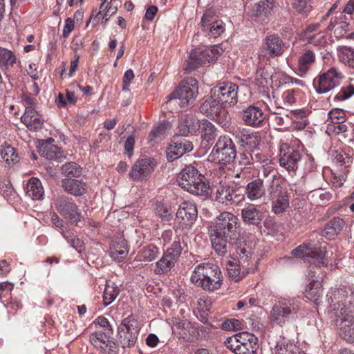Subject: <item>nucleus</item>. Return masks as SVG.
I'll list each match as a JSON object with an SVG mask.
<instances>
[{
	"mask_svg": "<svg viewBox=\"0 0 354 354\" xmlns=\"http://www.w3.org/2000/svg\"><path fill=\"white\" fill-rule=\"evenodd\" d=\"M258 341H251L240 345L239 344L233 345L232 348H229L235 354H254L258 346Z\"/></svg>",
	"mask_w": 354,
	"mask_h": 354,
	"instance_id": "49",
	"label": "nucleus"
},
{
	"mask_svg": "<svg viewBox=\"0 0 354 354\" xmlns=\"http://www.w3.org/2000/svg\"><path fill=\"white\" fill-rule=\"evenodd\" d=\"M62 185L67 193L75 196H82L86 190V184L75 178L62 179Z\"/></svg>",
	"mask_w": 354,
	"mask_h": 354,
	"instance_id": "31",
	"label": "nucleus"
},
{
	"mask_svg": "<svg viewBox=\"0 0 354 354\" xmlns=\"http://www.w3.org/2000/svg\"><path fill=\"white\" fill-rule=\"evenodd\" d=\"M264 183L268 186V192L270 198L274 199L276 197L283 195L282 187L280 185L279 178L272 171H267L266 169L263 171Z\"/></svg>",
	"mask_w": 354,
	"mask_h": 354,
	"instance_id": "28",
	"label": "nucleus"
},
{
	"mask_svg": "<svg viewBox=\"0 0 354 354\" xmlns=\"http://www.w3.org/2000/svg\"><path fill=\"white\" fill-rule=\"evenodd\" d=\"M272 354H304L301 352L299 348L293 344L282 341L277 342Z\"/></svg>",
	"mask_w": 354,
	"mask_h": 354,
	"instance_id": "45",
	"label": "nucleus"
},
{
	"mask_svg": "<svg viewBox=\"0 0 354 354\" xmlns=\"http://www.w3.org/2000/svg\"><path fill=\"white\" fill-rule=\"evenodd\" d=\"M301 152L294 148L281 149L279 153V165L292 175L296 174L302 160Z\"/></svg>",
	"mask_w": 354,
	"mask_h": 354,
	"instance_id": "15",
	"label": "nucleus"
},
{
	"mask_svg": "<svg viewBox=\"0 0 354 354\" xmlns=\"http://www.w3.org/2000/svg\"><path fill=\"white\" fill-rule=\"evenodd\" d=\"M346 130L347 126L344 124L343 120L327 124L326 131L328 132H333L335 134H339L345 132Z\"/></svg>",
	"mask_w": 354,
	"mask_h": 354,
	"instance_id": "58",
	"label": "nucleus"
},
{
	"mask_svg": "<svg viewBox=\"0 0 354 354\" xmlns=\"http://www.w3.org/2000/svg\"><path fill=\"white\" fill-rule=\"evenodd\" d=\"M54 205L57 211L66 219L78 225V223L81 221L82 215L77 205L72 198L66 196H59L55 199Z\"/></svg>",
	"mask_w": 354,
	"mask_h": 354,
	"instance_id": "11",
	"label": "nucleus"
},
{
	"mask_svg": "<svg viewBox=\"0 0 354 354\" xmlns=\"http://www.w3.org/2000/svg\"><path fill=\"white\" fill-rule=\"evenodd\" d=\"M285 48L283 40L275 35L267 36L262 44V50H266L270 57L281 56L283 53Z\"/></svg>",
	"mask_w": 354,
	"mask_h": 354,
	"instance_id": "24",
	"label": "nucleus"
},
{
	"mask_svg": "<svg viewBox=\"0 0 354 354\" xmlns=\"http://www.w3.org/2000/svg\"><path fill=\"white\" fill-rule=\"evenodd\" d=\"M201 124L202 138L207 141L214 140L217 135L216 127L206 119L201 120Z\"/></svg>",
	"mask_w": 354,
	"mask_h": 354,
	"instance_id": "50",
	"label": "nucleus"
},
{
	"mask_svg": "<svg viewBox=\"0 0 354 354\" xmlns=\"http://www.w3.org/2000/svg\"><path fill=\"white\" fill-rule=\"evenodd\" d=\"M274 6V0H261L255 3L252 8V15L256 17L262 15H268L271 12Z\"/></svg>",
	"mask_w": 354,
	"mask_h": 354,
	"instance_id": "41",
	"label": "nucleus"
},
{
	"mask_svg": "<svg viewBox=\"0 0 354 354\" xmlns=\"http://www.w3.org/2000/svg\"><path fill=\"white\" fill-rule=\"evenodd\" d=\"M129 248L127 241L121 239L119 241H114L109 250L110 257L118 262L122 261L127 256Z\"/></svg>",
	"mask_w": 354,
	"mask_h": 354,
	"instance_id": "33",
	"label": "nucleus"
},
{
	"mask_svg": "<svg viewBox=\"0 0 354 354\" xmlns=\"http://www.w3.org/2000/svg\"><path fill=\"white\" fill-rule=\"evenodd\" d=\"M233 135L239 147L247 151H252L259 144V138L256 133H248L239 129L235 131Z\"/></svg>",
	"mask_w": 354,
	"mask_h": 354,
	"instance_id": "22",
	"label": "nucleus"
},
{
	"mask_svg": "<svg viewBox=\"0 0 354 354\" xmlns=\"http://www.w3.org/2000/svg\"><path fill=\"white\" fill-rule=\"evenodd\" d=\"M118 330L127 333L138 335V322L133 315H129L122 321V323L118 327Z\"/></svg>",
	"mask_w": 354,
	"mask_h": 354,
	"instance_id": "44",
	"label": "nucleus"
},
{
	"mask_svg": "<svg viewBox=\"0 0 354 354\" xmlns=\"http://www.w3.org/2000/svg\"><path fill=\"white\" fill-rule=\"evenodd\" d=\"M198 217V209L195 203L183 201L178 207L176 218L180 224L187 228L191 227Z\"/></svg>",
	"mask_w": 354,
	"mask_h": 354,
	"instance_id": "18",
	"label": "nucleus"
},
{
	"mask_svg": "<svg viewBox=\"0 0 354 354\" xmlns=\"http://www.w3.org/2000/svg\"><path fill=\"white\" fill-rule=\"evenodd\" d=\"M327 296L329 297L328 302L331 315L348 311L350 303H354L353 292L346 286L335 288L332 290L330 295Z\"/></svg>",
	"mask_w": 354,
	"mask_h": 354,
	"instance_id": "6",
	"label": "nucleus"
},
{
	"mask_svg": "<svg viewBox=\"0 0 354 354\" xmlns=\"http://www.w3.org/2000/svg\"><path fill=\"white\" fill-rule=\"evenodd\" d=\"M198 93L197 81L192 77H188L183 80L176 91L170 95V100H178V104L185 106L193 103Z\"/></svg>",
	"mask_w": 354,
	"mask_h": 354,
	"instance_id": "7",
	"label": "nucleus"
},
{
	"mask_svg": "<svg viewBox=\"0 0 354 354\" xmlns=\"http://www.w3.org/2000/svg\"><path fill=\"white\" fill-rule=\"evenodd\" d=\"M299 306L294 300H281L275 304L270 313V321L273 325L295 329Z\"/></svg>",
	"mask_w": 354,
	"mask_h": 354,
	"instance_id": "4",
	"label": "nucleus"
},
{
	"mask_svg": "<svg viewBox=\"0 0 354 354\" xmlns=\"http://www.w3.org/2000/svg\"><path fill=\"white\" fill-rule=\"evenodd\" d=\"M62 236L67 240L71 245L76 250L81 248L83 245V241L73 234L68 235L66 232H62Z\"/></svg>",
	"mask_w": 354,
	"mask_h": 354,
	"instance_id": "63",
	"label": "nucleus"
},
{
	"mask_svg": "<svg viewBox=\"0 0 354 354\" xmlns=\"http://www.w3.org/2000/svg\"><path fill=\"white\" fill-rule=\"evenodd\" d=\"M226 269L228 277L236 282L241 280L248 274L254 270V268H248V265H244L236 259L230 260L226 265Z\"/></svg>",
	"mask_w": 354,
	"mask_h": 354,
	"instance_id": "23",
	"label": "nucleus"
},
{
	"mask_svg": "<svg viewBox=\"0 0 354 354\" xmlns=\"http://www.w3.org/2000/svg\"><path fill=\"white\" fill-rule=\"evenodd\" d=\"M238 86L232 82H223L211 89V94L223 108L233 106L238 102Z\"/></svg>",
	"mask_w": 354,
	"mask_h": 354,
	"instance_id": "8",
	"label": "nucleus"
},
{
	"mask_svg": "<svg viewBox=\"0 0 354 354\" xmlns=\"http://www.w3.org/2000/svg\"><path fill=\"white\" fill-rule=\"evenodd\" d=\"M339 61L344 65L354 68V48L342 46L337 48Z\"/></svg>",
	"mask_w": 354,
	"mask_h": 354,
	"instance_id": "39",
	"label": "nucleus"
},
{
	"mask_svg": "<svg viewBox=\"0 0 354 354\" xmlns=\"http://www.w3.org/2000/svg\"><path fill=\"white\" fill-rule=\"evenodd\" d=\"M334 160L336 163L339 164L340 166H343L344 167H349L352 163L353 158L349 156L347 153L341 152L337 153L334 158Z\"/></svg>",
	"mask_w": 354,
	"mask_h": 354,
	"instance_id": "60",
	"label": "nucleus"
},
{
	"mask_svg": "<svg viewBox=\"0 0 354 354\" xmlns=\"http://www.w3.org/2000/svg\"><path fill=\"white\" fill-rule=\"evenodd\" d=\"M349 305L348 311L331 315L336 318L339 336L347 342L354 341V303Z\"/></svg>",
	"mask_w": 354,
	"mask_h": 354,
	"instance_id": "10",
	"label": "nucleus"
},
{
	"mask_svg": "<svg viewBox=\"0 0 354 354\" xmlns=\"http://www.w3.org/2000/svg\"><path fill=\"white\" fill-rule=\"evenodd\" d=\"M326 251L319 249L313 252L312 257L313 262L308 267L307 277L310 281H322L326 275V272L323 270L324 268H326L328 260L326 257Z\"/></svg>",
	"mask_w": 354,
	"mask_h": 354,
	"instance_id": "12",
	"label": "nucleus"
},
{
	"mask_svg": "<svg viewBox=\"0 0 354 354\" xmlns=\"http://www.w3.org/2000/svg\"><path fill=\"white\" fill-rule=\"evenodd\" d=\"M21 121L30 131H37L41 129L44 124V119L41 118V115L35 110L32 111L30 109L25 111L21 117Z\"/></svg>",
	"mask_w": 354,
	"mask_h": 354,
	"instance_id": "30",
	"label": "nucleus"
},
{
	"mask_svg": "<svg viewBox=\"0 0 354 354\" xmlns=\"http://www.w3.org/2000/svg\"><path fill=\"white\" fill-rule=\"evenodd\" d=\"M95 323L103 328V330H102V333H106V334L109 335L113 334V329L111 325L109 324L108 319L104 317H98L95 321Z\"/></svg>",
	"mask_w": 354,
	"mask_h": 354,
	"instance_id": "62",
	"label": "nucleus"
},
{
	"mask_svg": "<svg viewBox=\"0 0 354 354\" xmlns=\"http://www.w3.org/2000/svg\"><path fill=\"white\" fill-rule=\"evenodd\" d=\"M241 217L245 225L261 228L264 215L256 205L249 204L241 209Z\"/></svg>",
	"mask_w": 354,
	"mask_h": 354,
	"instance_id": "21",
	"label": "nucleus"
},
{
	"mask_svg": "<svg viewBox=\"0 0 354 354\" xmlns=\"http://www.w3.org/2000/svg\"><path fill=\"white\" fill-rule=\"evenodd\" d=\"M194 146L187 139L176 136L169 145L167 151V158L169 161L175 160L186 153L193 150Z\"/></svg>",
	"mask_w": 354,
	"mask_h": 354,
	"instance_id": "16",
	"label": "nucleus"
},
{
	"mask_svg": "<svg viewBox=\"0 0 354 354\" xmlns=\"http://www.w3.org/2000/svg\"><path fill=\"white\" fill-rule=\"evenodd\" d=\"M238 189L229 184H221L216 192V200L225 205L239 203L244 199V195L238 193Z\"/></svg>",
	"mask_w": 354,
	"mask_h": 354,
	"instance_id": "17",
	"label": "nucleus"
},
{
	"mask_svg": "<svg viewBox=\"0 0 354 354\" xmlns=\"http://www.w3.org/2000/svg\"><path fill=\"white\" fill-rule=\"evenodd\" d=\"M316 246V244H315V247ZM314 250H311L308 245H301L296 248L293 249L292 250V254L299 257V258H304L306 256L309 255L310 254H313L317 250L315 248H314Z\"/></svg>",
	"mask_w": 354,
	"mask_h": 354,
	"instance_id": "59",
	"label": "nucleus"
},
{
	"mask_svg": "<svg viewBox=\"0 0 354 354\" xmlns=\"http://www.w3.org/2000/svg\"><path fill=\"white\" fill-rule=\"evenodd\" d=\"M236 254L239 255V261H241L244 265L252 259L254 254L253 249L246 243H240L236 248Z\"/></svg>",
	"mask_w": 354,
	"mask_h": 354,
	"instance_id": "47",
	"label": "nucleus"
},
{
	"mask_svg": "<svg viewBox=\"0 0 354 354\" xmlns=\"http://www.w3.org/2000/svg\"><path fill=\"white\" fill-rule=\"evenodd\" d=\"M17 62V57L14 53L6 48L0 47V67L8 70Z\"/></svg>",
	"mask_w": 354,
	"mask_h": 354,
	"instance_id": "40",
	"label": "nucleus"
},
{
	"mask_svg": "<svg viewBox=\"0 0 354 354\" xmlns=\"http://www.w3.org/2000/svg\"><path fill=\"white\" fill-rule=\"evenodd\" d=\"M272 200V209L277 214H282L289 206V198L286 194H283Z\"/></svg>",
	"mask_w": 354,
	"mask_h": 354,
	"instance_id": "51",
	"label": "nucleus"
},
{
	"mask_svg": "<svg viewBox=\"0 0 354 354\" xmlns=\"http://www.w3.org/2000/svg\"><path fill=\"white\" fill-rule=\"evenodd\" d=\"M178 185L188 192L207 197L209 194V185L205 182V178L192 165H186L177 177Z\"/></svg>",
	"mask_w": 354,
	"mask_h": 354,
	"instance_id": "2",
	"label": "nucleus"
},
{
	"mask_svg": "<svg viewBox=\"0 0 354 354\" xmlns=\"http://www.w3.org/2000/svg\"><path fill=\"white\" fill-rule=\"evenodd\" d=\"M353 94L354 86L350 84L341 88L340 91L337 94L336 98L339 100H344L351 97Z\"/></svg>",
	"mask_w": 354,
	"mask_h": 354,
	"instance_id": "61",
	"label": "nucleus"
},
{
	"mask_svg": "<svg viewBox=\"0 0 354 354\" xmlns=\"http://www.w3.org/2000/svg\"><path fill=\"white\" fill-rule=\"evenodd\" d=\"M170 128L171 124L168 121H162L149 132L148 136L149 142H152L161 140Z\"/></svg>",
	"mask_w": 354,
	"mask_h": 354,
	"instance_id": "37",
	"label": "nucleus"
},
{
	"mask_svg": "<svg viewBox=\"0 0 354 354\" xmlns=\"http://www.w3.org/2000/svg\"><path fill=\"white\" fill-rule=\"evenodd\" d=\"M183 251L180 241H174L167 249L159 261L156 263L154 272L156 274L169 272L175 266Z\"/></svg>",
	"mask_w": 354,
	"mask_h": 354,
	"instance_id": "9",
	"label": "nucleus"
},
{
	"mask_svg": "<svg viewBox=\"0 0 354 354\" xmlns=\"http://www.w3.org/2000/svg\"><path fill=\"white\" fill-rule=\"evenodd\" d=\"M213 59L214 57L209 55V51L207 50H193L190 53L189 59L186 61L184 71L186 73H189L195 70L199 65L209 62Z\"/></svg>",
	"mask_w": 354,
	"mask_h": 354,
	"instance_id": "20",
	"label": "nucleus"
},
{
	"mask_svg": "<svg viewBox=\"0 0 354 354\" xmlns=\"http://www.w3.org/2000/svg\"><path fill=\"white\" fill-rule=\"evenodd\" d=\"M293 9L302 17H307L313 10V0H292Z\"/></svg>",
	"mask_w": 354,
	"mask_h": 354,
	"instance_id": "46",
	"label": "nucleus"
},
{
	"mask_svg": "<svg viewBox=\"0 0 354 354\" xmlns=\"http://www.w3.org/2000/svg\"><path fill=\"white\" fill-rule=\"evenodd\" d=\"M191 281L203 290L212 292L221 287L222 273L216 265L209 263H203L195 268Z\"/></svg>",
	"mask_w": 354,
	"mask_h": 354,
	"instance_id": "3",
	"label": "nucleus"
},
{
	"mask_svg": "<svg viewBox=\"0 0 354 354\" xmlns=\"http://www.w3.org/2000/svg\"><path fill=\"white\" fill-rule=\"evenodd\" d=\"M342 77V73L337 68L332 67L319 75L317 80H314V86L318 93H326L337 86Z\"/></svg>",
	"mask_w": 354,
	"mask_h": 354,
	"instance_id": "13",
	"label": "nucleus"
},
{
	"mask_svg": "<svg viewBox=\"0 0 354 354\" xmlns=\"http://www.w3.org/2000/svg\"><path fill=\"white\" fill-rule=\"evenodd\" d=\"M155 167L154 160L144 158L137 160L129 172V178L133 180H142L151 175Z\"/></svg>",
	"mask_w": 354,
	"mask_h": 354,
	"instance_id": "19",
	"label": "nucleus"
},
{
	"mask_svg": "<svg viewBox=\"0 0 354 354\" xmlns=\"http://www.w3.org/2000/svg\"><path fill=\"white\" fill-rule=\"evenodd\" d=\"M158 248L151 244L142 250L140 256L143 261H151L158 257Z\"/></svg>",
	"mask_w": 354,
	"mask_h": 354,
	"instance_id": "55",
	"label": "nucleus"
},
{
	"mask_svg": "<svg viewBox=\"0 0 354 354\" xmlns=\"http://www.w3.org/2000/svg\"><path fill=\"white\" fill-rule=\"evenodd\" d=\"M266 115L258 106H249L241 113V119L248 126H259L265 120Z\"/></svg>",
	"mask_w": 354,
	"mask_h": 354,
	"instance_id": "26",
	"label": "nucleus"
},
{
	"mask_svg": "<svg viewBox=\"0 0 354 354\" xmlns=\"http://www.w3.org/2000/svg\"><path fill=\"white\" fill-rule=\"evenodd\" d=\"M211 117L218 124L223 128H227L230 125V116L224 108H222L217 113Z\"/></svg>",
	"mask_w": 354,
	"mask_h": 354,
	"instance_id": "56",
	"label": "nucleus"
},
{
	"mask_svg": "<svg viewBox=\"0 0 354 354\" xmlns=\"http://www.w3.org/2000/svg\"><path fill=\"white\" fill-rule=\"evenodd\" d=\"M26 194L33 200H41L44 196L41 182L37 178H30L26 184Z\"/></svg>",
	"mask_w": 354,
	"mask_h": 354,
	"instance_id": "32",
	"label": "nucleus"
},
{
	"mask_svg": "<svg viewBox=\"0 0 354 354\" xmlns=\"http://www.w3.org/2000/svg\"><path fill=\"white\" fill-rule=\"evenodd\" d=\"M201 123V120H199L193 115H183L181 116L178 124L179 133L183 136L194 134L200 129Z\"/></svg>",
	"mask_w": 354,
	"mask_h": 354,
	"instance_id": "25",
	"label": "nucleus"
},
{
	"mask_svg": "<svg viewBox=\"0 0 354 354\" xmlns=\"http://www.w3.org/2000/svg\"><path fill=\"white\" fill-rule=\"evenodd\" d=\"M265 180L258 178L248 183L245 187V195L250 201H255L263 198L266 194Z\"/></svg>",
	"mask_w": 354,
	"mask_h": 354,
	"instance_id": "27",
	"label": "nucleus"
},
{
	"mask_svg": "<svg viewBox=\"0 0 354 354\" xmlns=\"http://www.w3.org/2000/svg\"><path fill=\"white\" fill-rule=\"evenodd\" d=\"M272 79V75L265 68H259L257 71L254 81L259 86H266Z\"/></svg>",
	"mask_w": 354,
	"mask_h": 354,
	"instance_id": "54",
	"label": "nucleus"
},
{
	"mask_svg": "<svg viewBox=\"0 0 354 354\" xmlns=\"http://www.w3.org/2000/svg\"><path fill=\"white\" fill-rule=\"evenodd\" d=\"M63 174L66 178H78L82 174V168L76 162H70L64 165L62 167Z\"/></svg>",
	"mask_w": 354,
	"mask_h": 354,
	"instance_id": "52",
	"label": "nucleus"
},
{
	"mask_svg": "<svg viewBox=\"0 0 354 354\" xmlns=\"http://www.w3.org/2000/svg\"><path fill=\"white\" fill-rule=\"evenodd\" d=\"M120 288L115 283L106 281L103 294V303L105 306L111 304L120 293Z\"/></svg>",
	"mask_w": 354,
	"mask_h": 354,
	"instance_id": "43",
	"label": "nucleus"
},
{
	"mask_svg": "<svg viewBox=\"0 0 354 354\" xmlns=\"http://www.w3.org/2000/svg\"><path fill=\"white\" fill-rule=\"evenodd\" d=\"M305 296L308 299L319 305L323 297L322 282L316 280L315 281H310L309 284L306 286Z\"/></svg>",
	"mask_w": 354,
	"mask_h": 354,
	"instance_id": "34",
	"label": "nucleus"
},
{
	"mask_svg": "<svg viewBox=\"0 0 354 354\" xmlns=\"http://www.w3.org/2000/svg\"><path fill=\"white\" fill-rule=\"evenodd\" d=\"M236 156V148L232 138L227 135H222L217 139L208 159L215 163L226 165L232 162Z\"/></svg>",
	"mask_w": 354,
	"mask_h": 354,
	"instance_id": "5",
	"label": "nucleus"
},
{
	"mask_svg": "<svg viewBox=\"0 0 354 354\" xmlns=\"http://www.w3.org/2000/svg\"><path fill=\"white\" fill-rule=\"evenodd\" d=\"M1 155L2 159L8 163L18 162V155L16 153L15 149L10 146L1 149Z\"/></svg>",
	"mask_w": 354,
	"mask_h": 354,
	"instance_id": "57",
	"label": "nucleus"
},
{
	"mask_svg": "<svg viewBox=\"0 0 354 354\" xmlns=\"http://www.w3.org/2000/svg\"><path fill=\"white\" fill-rule=\"evenodd\" d=\"M250 340L258 341L257 338L253 334L248 332H241L228 337L224 342V344L227 348H232L233 345L237 344L242 345V344L250 342Z\"/></svg>",
	"mask_w": 354,
	"mask_h": 354,
	"instance_id": "36",
	"label": "nucleus"
},
{
	"mask_svg": "<svg viewBox=\"0 0 354 354\" xmlns=\"http://www.w3.org/2000/svg\"><path fill=\"white\" fill-rule=\"evenodd\" d=\"M345 222L342 218L338 216L333 217L326 223L320 236L332 240L342 231Z\"/></svg>",
	"mask_w": 354,
	"mask_h": 354,
	"instance_id": "29",
	"label": "nucleus"
},
{
	"mask_svg": "<svg viewBox=\"0 0 354 354\" xmlns=\"http://www.w3.org/2000/svg\"><path fill=\"white\" fill-rule=\"evenodd\" d=\"M156 214L165 221H169L172 218L171 213L169 211L168 208L162 205L157 206Z\"/></svg>",
	"mask_w": 354,
	"mask_h": 354,
	"instance_id": "64",
	"label": "nucleus"
},
{
	"mask_svg": "<svg viewBox=\"0 0 354 354\" xmlns=\"http://www.w3.org/2000/svg\"><path fill=\"white\" fill-rule=\"evenodd\" d=\"M111 335L102 331H96L90 335L89 341L95 349L103 353L107 350V344Z\"/></svg>",
	"mask_w": 354,
	"mask_h": 354,
	"instance_id": "35",
	"label": "nucleus"
},
{
	"mask_svg": "<svg viewBox=\"0 0 354 354\" xmlns=\"http://www.w3.org/2000/svg\"><path fill=\"white\" fill-rule=\"evenodd\" d=\"M201 26L205 35L213 38L219 37L225 31L223 22L218 19L212 10L204 12L201 21Z\"/></svg>",
	"mask_w": 354,
	"mask_h": 354,
	"instance_id": "14",
	"label": "nucleus"
},
{
	"mask_svg": "<svg viewBox=\"0 0 354 354\" xmlns=\"http://www.w3.org/2000/svg\"><path fill=\"white\" fill-rule=\"evenodd\" d=\"M315 56L312 50H307L302 54L298 59V71L302 74H306L310 66L315 62Z\"/></svg>",
	"mask_w": 354,
	"mask_h": 354,
	"instance_id": "42",
	"label": "nucleus"
},
{
	"mask_svg": "<svg viewBox=\"0 0 354 354\" xmlns=\"http://www.w3.org/2000/svg\"><path fill=\"white\" fill-rule=\"evenodd\" d=\"M222 108L221 104L218 103L214 95L211 94L210 97L201 105L200 111L207 116L211 117L217 113Z\"/></svg>",
	"mask_w": 354,
	"mask_h": 354,
	"instance_id": "38",
	"label": "nucleus"
},
{
	"mask_svg": "<svg viewBox=\"0 0 354 354\" xmlns=\"http://www.w3.org/2000/svg\"><path fill=\"white\" fill-rule=\"evenodd\" d=\"M41 155L48 160H58L62 158V152L61 149L53 145H46L40 149Z\"/></svg>",
	"mask_w": 354,
	"mask_h": 354,
	"instance_id": "48",
	"label": "nucleus"
},
{
	"mask_svg": "<svg viewBox=\"0 0 354 354\" xmlns=\"http://www.w3.org/2000/svg\"><path fill=\"white\" fill-rule=\"evenodd\" d=\"M209 235L215 252L225 256L240 236L238 218L230 212L221 213L209 227Z\"/></svg>",
	"mask_w": 354,
	"mask_h": 354,
	"instance_id": "1",
	"label": "nucleus"
},
{
	"mask_svg": "<svg viewBox=\"0 0 354 354\" xmlns=\"http://www.w3.org/2000/svg\"><path fill=\"white\" fill-rule=\"evenodd\" d=\"M119 342L122 348L131 347L137 341L138 335L124 333L118 330Z\"/></svg>",
	"mask_w": 354,
	"mask_h": 354,
	"instance_id": "53",
	"label": "nucleus"
}]
</instances>
